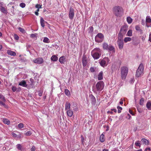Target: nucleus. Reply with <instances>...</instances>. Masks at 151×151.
<instances>
[{
	"mask_svg": "<svg viewBox=\"0 0 151 151\" xmlns=\"http://www.w3.org/2000/svg\"><path fill=\"white\" fill-rule=\"evenodd\" d=\"M19 30L22 33H24L25 32L24 29L22 27H19L18 28Z\"/></svg>",
	"mask_w": 151,
	"mask_h": 151,
	"instance_id": "obj_42",
	"label": "nucleus"
},
{
	"mask_svg": "<svg viewBox=\"0 0 151 151\" xmlns=\"http://www.w3.org/2000/svg\"><path fill=\"white\" fill-rule=\"evenodd\" d=\"M12 90L13 92H15L17 90L16 88L14 86H12Z\"/></svg>",
	"mask_w": 151,
	"mask_h": 151,
	"instance_id": "obj_47",
	"label": "nucleus"
},
{
	"mask_svg": "<svg viewBox=\"0 0 151 151\" xmlns=\"http://www.w3.org/2000/svg\"><path fill=\"white\" fill-rule=\"evenodd\" d=\"M128 68L125 66L122 67L120 69L121 78L122 79H125L128 72Z\"/></svg>",
	"mask_w": 151,
	"mask_h": 151,
	"instance_id": "obj_4",
	"label": "nucleus"
},
{
	"mask_svg": "<svg viewBox=\"0 0 151 151\" xmlns=\"http://www.w3.org/2000/svg\"><path fill=\"white\" fill-rule=\"evenodd\" d=\"M136 151H142V149H140L139 150H137Z\"/></svg>",
	"mask_w": 151,
	"mask_h": 151,
	"instance_id": "obj_64",
	"label": "nucleus"
},
{
	"mask_svg": "<svg viewBox=\"0 0 151 151\" xmlns=\"http://www.w3.org/2000/svg\"><path fill=\"white\" fill-rule=\"evenodd\" d=\"M100 141L103 142L105 141V138L104 135L103 134H102L100 136Z\"/></svg>",
	"mask_w": 151,
	"mask_h": 151,
	"instance_id": "obj_28",
	"label": "nucleus"
},
{
	"mask_svg": "<svg viewBox=\"0 0 151 151\" xmlns=\"http://www.w3.org/2000/svg\"><path fill=\"white\" fill-rule=\"evenodd\" d=\"M19 134H17L14 133H12V135L14 137H16L17 138H19L21 137V134L20 133H18Z\"/></svg>",
	"mask_w": 151,
	"mask_h": 151,
	"instance_id": "obj_24",
	"label": "nucleus"
},
{
	"mask_svg": "<svg viewBox=\"0 0 151 151\" xmlns=\"http://www.w3.org/2000/svg\"><path fill=\"white\" fill-rule=\"evenodd\" d=\"M18 127L19 129H21L24 127V124L21 123L18 125Z\"/></svg>",
	"mask_w": 151,
	"mask_h": 151,
	"instance_id": "obj_40",
	"label": "nucleus"
},
{
	"mask_svg": "<svg viewBox=\"0 0 151 151\" xmlns=\"http://www.w3.org/2000/svg\"><path fill=\"white\" fill-rule=\"evenodd\" d=\"M30 81L31 82V83L29 85H33L34 84L33 83H34V80L32 78H30Z\"/></svg>",
	"mask_w": 151,
	"mask_h": 151,
	"instance_id": "obj_51",
	"label": "nucleus"
},
{
	"mask_svg": "<svg viewBox=\"0 0 151 151\" xmlns=\"http://www.w3.org/2000/svg\"><path fill=\"white\" fill-rule=\"evenodd\" d=\"M14 38L15 40H18L19 39V37L16 34L14 35Z\"/></svg>",
	"mask_w": 151,
	"mask_h": 151,
	"instance_id": "obj_45",
	"label": "nucleus"
},
{
	"mask_svg": "<svg viewBox=\"0 0 151 151\" xmlns=\"http://www.w3.org/2000/svg\"><path fill=\"white\" fill-rule=\"evenodd\" d=\"M149 40L151 42V34H150L149 36Z\"/></svg>",
	"mask_w": 151,
	"mask_h": 151,
	"instance_id": "obj_57",
	"label": "nucleus"
},
{
	"mask_svg": "<svg viewBox=\"0 0 151 151\" xmlns=\"http://www.w3.org/2000/svg\"><path fill=\"white\" fill-rule=\"evenodd\" d=\"M43 42L45 43H48L50 42V40L48 38L45 37L43 39Z\"/></svg>",
	"mask_w": 151,
	"mask_h": 151,
	"instance_id": "obj_35",
	"label": "nucleus"
},
{
	"mask_svg": "<svg viewBox=\"0 0 151 151\" xmlns=\"http://www.w3.org/2000/svg\"><path fill=\"white\" fill-rule=\"evenodd\" d=\"M0 99L2 100L3 101H6V99L4 96L1 94H0Z\"/></svg>",
	"mask_w": 151,
	"mask_h": 151,
	"instance_id": "obj_41",
	"label": "nucleus"
},
{
	"mask_svg": "<svg viewBox=\"0 0 151 151\" xmlns=\"http://www.w3.org/2000/svg\"><path fill=\"white\" fill-rule=\"evenodd\" d=\"M112 111H113L114 112H116L117 111V110L116 109H111Z\"/></svg>",
	"mask_w": 151,
	"mask_h": 151,
	"instance_id": "obj_60",
	"label": "nucleus"
},
{
	"mask_svg": "<svg viewBox=\"0 0 151 151\" xmlns=\"http://www.w3.org/2000/svg\"><path fill=\"white\" fill-rule=\"evenodd\" d=\"M141 142L143 144H145L146 145H148L149 143L148 141L145 139H142L141 140Z\"/></svg>",
	"mask_w": 151,
	"mask_h": 151,
	"instance_id": "obj_26",
	"label": "nucleus"
},
{
	"mask_svg": "<svg viewBox=\"0 0 151 151\" xmlns=\"http://www.w3.org/2000/svg\"><path fill=\"white\" fill-rule=\"evenodd\" d=\"M35 7L38 9L41 8V6L39 4H37L36 5Z\"/></svg>",
	"mask_w": 151,
	"mask_h": 151,
	"instance_id": "obj_50",
	"label": "nucleus"
},
{
	"mask_svg": "<svg viewBox=\"0 0 151 151\" xmlns=\"http://www.w3.org/2000/svg\"><path fill=\"white\" fill-rule=\"evenodd\" d=\"M145 151H147L148 150L149 151H150L151 150L150 148V147L147 148L145 149Z\"/></svg>",
	"mask_w": 151,
	"mask_h": 151,
	"instance_id": "obj_55",
	"label": "nucleus"
},
{
	"mask_svg": "<svg viewBox=\"0 0 151 151\" xmlns=\"http://www.w3.org/2000/svg\"><path fill=\"white\" fill-rule=\"evenodd\" d=\"M103 47L104 49L108 50L109 51H112L114 52V47L111 45H108L106 43H104L103 44Z\"/></svg>",
	"mask_w": 151,
	"mask_h": 151,
	"instance_id": "obj_7",
	"label": "nucleus"
},
{
	"mask_svg": "<svg viewBox=\"0 0 151 151\" xmlns=\"http://www.w3.org/2000/svg\"><path fill=\"white\" fill-rule=\"evenodd\" d=\"M90 71L92 72H93L95 70L93 68H91L90 69Z\"/></svg>",
	"mask_w": 151,
	"mask_h": 151,
	"instance_id": "obj_53",
	"label": "nucleus"
},
{
	"mask_svg": "<svg viewBox=\"0 0 151 151\" xmlns=\"http://www.w3.org/2000/svg\"><path fill=\"white\" fill-rule=\"evenodd\" d=\"M146 22L148 23H151V19L149 17H147L146 19Z\"/></svg>",
	"mask_w": 151,
	"mask_h": 151,
	"instance_id": "obj_34",
	"label": "nucleus"
},
{
	"mask_svg": "<svg viewBox=\"0 0 151 151\" xmlns=\"http://www.w3.org/2000/svg\"><path fill=\"white\" fill-rule=\"evenodd\" d=\"M25 4L24 3H22L19 4V6L22 8H24L25 6Z\"/></svg>",
	"mask_w": 151,
	"mask_h": 151,
	"instance_id": "obj_44",
	"label": "nucleus"
},
{
	"mask_svg": "<svg viewBox=\"0 0 151 151\" xmlns=\"http://www.w3.org/2000/svg\"><path fill=\"white\" fill-rule=\"evenodd\" d=\"M2 121L4 124L9 125L10 124V121L4 118L3 119Z\"/></svg>",
	"mask_w": 151,
	"mask_h": 151,
	"instance_id": "obj_27",
	"label": "nucleus"
},
{
	"mask_svg": "<svg viewBox=\"0 0 151 151\" xmlns=\"http://www.w3.org/2000/svg\"><path fill=\"white\" fill-rule=\"evenodd\" d=\"M146 106L148 110H151V101H149L147 102Z\"/></svg>",
	"mask_w": 151,
	"mask_h": 151,
	"instance_id": "obj_23",
	"label": "nucleus"
},
{
	"mask_svg": "<svg viewBox=\"0 0 151 151\" xmlns=\"http://www.w3.org/2000/svg\"><path fill=\"white\" fill-rule=\"evenodd\" d=\"M123 99H121V101H120V102H119V103L120 104H123Z\"/></svg>",
	"mask_w": 151,
	"mask_h": 151,
	"instance_id": "obj_59",
	"label": "nucleus"
},
{
	"mask_svg": "<svg viewBox=\"0 0 151 151\" xmlns=\"http://www.w3.org/2000/svg\"><path fill=\"white\" fill-rule=\"evenodd\" d=\"M140 37L142 41H144L146 37V36L145 35H143L140 36Z\"/></svg>",
	"mask_w": 151,
	"mask_h": 151,
	"instance_id": "obj_43",
	"label": "nucleus"
},
{
	"mask_svg": "<svg viewBox=\"0 0 151 151\" xmlns=\"http://www.w3.org/2000/svg\"><path fill=\"white\" fill-rule=\"evenodd\" d=\"M82 63L83 65V66H86L87 63L86 58L84 56H83V57Z\"/></svg>",
	"mask_w": 151,
	"mask_h": 151,
	"instance_id": "obj_21",
	"label": "nucleus"
},
{
	"mask_svg": "<svg viewBox=\"0 0 151 151\" xmlns=\"http://www.w3.org/2000/svg\"><path fill=\"white\" fill-rule=\"evenodd\" d=\"M109 61L108 58L107 57L103 59L100 60L99 63L102 66L104 67L107 65Z\"/></svg>",
	"mask_w": 151,
	"mask_h": 151,
	"instance_id": "obj_10",
	"label": "nucleus"
},
{
	"mask_svg": "<svg viewBox=\"0 0 151 151\" xmlns=\"http://www.w3.org/2000/svg\"><path fill=\"white\" fill-rule=\"evenodd\" d=\"M143 65L142 64H141L136 71L135 75L136 76L138 77L141 76L143 74Z\"/></svg>",
	"mask_w": 151,
	"mask_h": 151,
	"instance_id": "obj_5",
	"label": "nucleus"
},
{
	"mask_svg": "<svg viewBox=\"0 0 151 151\" xmlns=\"http://www.w3.org/2000/svg\"><path fill=\"white\" fill-rule=\"evenodd\" d=\"M104 38V36L101 33H99L95 37L96 42H102Z\"/></svg>",
	"mask_w": 151,
	"mask_h": 151,
	"instance_id": "obj_9",
	"label": "nucleus"
},
{
	"mask_svg": "<svg viewBox=\"0 0 151 151\" xmlns=\"http://www.w3.org/2000/svg\"><path fill=\"white\" fill-rule=\"evenodd\" d=\"M0 9L1 11V12H2L3 13L5 14H6L7 13V10H6V9L4 7H1V8H0Z\"/></svg>",
	"mask_w": 151,
	"mask_h": 151,
	"instance_id": "obj_31",
	"label": "nucleus"
},
{
	"mask_svg": "<svg viewBox=\"0 0 151 151\" xmlns=\"http://www.w3.org/2000/svg\"><path fill=\"white\" fill-rule=\"evenodd\" d=\"M101 50L99 48L93 49L91 52V54L93 58L95 59H99L101 55Z\"/></svg>",
	"mask_w": 151,
	"mask_h": 151,
	"instance_id": "obj_2",
	"label": "nucleus"
},
{
	"mask_svg": "<svg viewBox=\"0 0 151 151\" xmlns=\"http://www.w3.org/2000/svg\"><path fill=\"white\" fill-rule=\"evenodd\" d=\"M74 16V9L70 7V11L69 14V18L72 19L73 18Z\"/></svg>",
	"mask_w": 151,
	"mask_h": 151,
	"instance_id": "obj_11",
	"label": "nucleus"
},
{
	"mask_svg": "<svg viewBox=\"0 0 151 151\" xmlns=\"http://www.w3.org/2000/svg\"><path fill=\"white\" fill-rule=\"evenodd\" d=\"M135 145L136 146H139L140 147L141 145V144L140 143V141H136L135 143Z\"/></svg>",
	"mask_w": 151,
	"mask_h": 151,
	"instance_id": "obj_37",
	"label": "nucleus"
},
{
	"mask_svg": "<svg viewBox=\"0 0 151 151\" xmlns=\"http://www.w3.org/2000/svg\"><path fill=\"white\" fill-rule=\"evenodd\" d=\"M103 72L102 71H101L99 74L98 76V80H101L103 78Z\"/></svg>",
	"mask_w": 151,
	"mask_h": 151,
	"instance_id": "obj_19",
	"label": "nucleus"
},
{
	"mask_svg": "<svg viewBox=\"0 0 151 151\" xmlns=\"http://www.w3.org/2000/svg\"><path fill=\"white\" fill-rule=\"evenodd\" d=\"M127 115H128V116L129 117V118H128V119H129L131 117V116L129 114H128Z\"/></svg>",
	"mask_w": 151,
	"mask_h": 151,
	"instance_id": "obj_62",
	"label": "nucleus"
},
{
	"mask_svg": "<svg viewBox=\"0 0 151 151\" xmlns=\"http://www.w3.org/2000/svg\"><path fill=\"white\" fill-rule=\"evenodd\" d=\"M123 39V37H122V35L118 36L117 40V44L120 49H122L123 47L124 43Z\"/></svg>",
	"mask_w": 151,
	"mask_h": 151,
	"instance_id": "obj_8",
	"label": "nucleus"
},
{
	"mask_svg": "<svg viewBox=\"0 0 151 151\" xmlns=\"http://www.w3.org/2000/svg\"><path fill=\"white\" fill-rule=\"evenodd\" d=\"M114 13L117 16L121 17L123 13V9L122 7L119 6L114 7L113 9Z\"/></svg>",
	"mask_w": 151,
	"mask_h": 151,
	"instance_id": "obj_3",
	"label": "nucleus"
},
{
	"mask_svg": "<svg viewBox=\"0 0 151 151\" xmlns=\"http://www.w3.org/2000/svg\"><path fill=\"white\" fill-rule=\"evenodd\" d=\"M129 113L131 114L132 115L134 116L135 115V114L134 113H133L132 111L131 110L129 109Z\"/></svg>",
	"mask_w": 151,
	"mask_h": 151,
	"instance_id": "obj_52",
	"label": "nucleus"
},
{
	"mask_svg": "<svg viewBox=\"0 0 151 151\" xmlns=\"http://www.w3.org/2000/svg\"><path fill=\"white\" fill-rule=\"evenodd\" d=\"M126 35L129 37H131L132 36V30H129L128 31Z\"/></svg>",
	"mask_w": 151,
	"mask_h": 151,
	"instance_id": "obj_32",
	"label": "nucleus"
},
{
	"mask_svg": "<svg viewBox=\"0 0 151 151\" xmlns=\"http://www.w3.org/2000/svg\"><path fill=\"white\" fill-rule=\"evenodd\" d=\"M38 95L40 96H42V92L41 91H38Z\"/></svg>",
	"mask_w": 151,
	"mask_h": 151,
	"instance_id": "obj_48",
	"label": "nucleus"
},
{
	"mask_svg": "<svg viewBox=\"0 0 151 151\" xmlns=\"http://www.w3.org/2000/svg\"><path fill=\"white\" fill-rule=\"evenodd\" d=\"M66 111L67 114L68 116L71 117L72 116L73 113V111L71 110L70 109Z\"/></svg>",
	"mask_w": 151,
	"mask_h": 151,
	"instance_id": "obj_18",
	"label": "nucleus"
},
{
	"mask_svg": "<svg viewBox=\"0 0 151 151\" xmlns=\"http://www.w3.org/2000/svg\"><path fill=\"white\" fill-rule=\"evenodd\" d=\"M58 59V57L55 55H52L51 58V60L54 62L57 61Z\"/></svg>",
	"mask_w": 151,
	"mask_h": 151,
	"instance_id": "obj_25",
	"label": "nucleus"
},
{
	"mask_svg": "<svg viewBox=\"0 0 151 151\" xmlns=\"http://www.w3.org/2000/svg\"><path fill=\"white\" fill-rule=\"evenodd\" d=\"M144 100L143 98H141L139 101V104L141 105H143L144 104Z\"/></svg>",
	"mask_w": 151,
	"mask_h": 151,
	"instance_id": "obj_39",
	"label": "nucleus"
},
{
	"mask_svg": "<svg viewBox=\"0 0 151 151\" xmlns=\"http://www.w3.org/2000/svg\"><path fill=\"white\" fill-rule=\"evenodd\" d=\"M7 53L8 55L11 56H15L16 55V53L15 52L11 50H7Z\"/></svg>",
	"mask_w": 151,
	"mask_h": 151,
	"instance_id": "obj_20",
	"label": "nucleus"
},
{
	"mask_svg": "<svg viewBox=\"0 0 151 151\" xmlns=\"http://www.w3.org/2000/svg\"><path fill=\"white\" fill-rule=\"evenodd\" d=\"M35 13L36 15L37 16H38V12H35Z\"/></svg>",
	"mask_w": 151,
	"mask_h": 151,
	"instance_id": "obj_61",
	"label": "nucleus"
},
{
	"mask_svg": "<svg viewBox=\"0 0 151 151\" xmlns=\"http://www.w3.org/2000/svg\"><path fill=\"white\" fill-rule=\"evenodd\" d=\"M36 35L35 34H32L31 35V37L32 38L35 37Z\"/></svg>",
	"mask_w": 151,
	"mask_h": 151,
	"instance_id": "obj_58",
	"label": "nucleus"
},
{
	"mask_svg": "<svg viewBox=\"0 0 151 151\" xmlns=\"http://www.w3.org/2000/svg\"><path fill=\"white\" fill-rule=\"evenodd\" d=\"M117 109H118V112L119 113H120L121 112V110H122V108L119 106H117Z\"/></svg>",
	"mask_w": 151,
	"mask_h": 151,
	"instance_id": "obj_38",
	"label": "nucleus"
},
{
	"mask_svg": "<svg viewBox=\"0 0 151 151\" xmlns=\"http://www.w3.org/2000/svg\"><path fill=\"white\" fill-rule=\"evenodd\" d=\"M31 133H26L25 134L26 136H30L32 134Z\"/></svg>",
	"mask_w": 151,
	"mask_h": 151,
	"instance_id": "obj_56",
	"label": "nucleus"
},
{
	"mask_svg": "<svg viewBox=\"0 0 151 151\" xmlns=\"http://www.w3.org/2000/svg\"><path fill=\"white\" fill-rule=\"evenodd\" d=\"M128 29V26L127 25H124L122 26L120 30V32L118 34V36L124 35L126 33Z\"/></svg>",
	"mask_w": 151,
	"mask_h": 151,
	"instance_id": "obj_6",
	"label": "nucleus"
},
{
	"mask_svg": "<svg viewBox=\"0 0 151 151\" xmlns=\"http://www.w3.org/2000/svg\"><path fill=\"white\" fill-rule=\"evenodd\" d=\"M89 97L93 104L95 105L96 103V100L95 97L92 94L89 95Z\"/></svg>",
	"mask_w": 151,
	"mask_h": 151,
	"instance_id": "obj_12",
	"label": "nucleus"
},
{
	"mask_svg": "<svg viewBox=\"0 0 151 151\" xmlns=\"http://www.w3.org/2000/svg\"><path fill=\"white\" fill-rule=\"evenodd\" d=\"M103 151H109L108 150L106 149H104L103 150Z\"/></svg>",
	"mask_w": 151,
	"mask_h": 151,
	"instance_id": "obj_63",
	"label": "nucleus"
},
{
	"mask_svg": "<svg viewBox=\"0 0 151 151\" xmlns=\"http://www.w3.org/2000/svg\"><path fill=\"white\" fill-rule=\"evenodd\" d=\"M35 147L34 146H32L31 149V151H35Z\"/></svg>",
	"mask_w": 151,
	"mask_h": 151,
	"instance_id": "obj_49",
	"label": "nucleus"
},
{
	"mask_svg": "<svg viewBox=\"0 0 151 151\" xmlns=\"http://www.w3.org/2000/svg\"><path fill=\"white\" fill-rule=\"evenodd\" d=\"M131 40V38L130 37H126L124 39V41L126 43L130 41Z\"/></svg>",
	"mask_w": 151,
	"mask_h": 151,
	"instance_id": "obj_30",
	"label": "nucleus"
},
{
	"mask_svg": "<svg viewBox=\"0 0 151 151\" xmlns=\"http://www.w3.org/2000/svg\"><path fill=\"white\" fill-rule=\"evenodd\" d=\"M16 147L18 149V150L20 151H22V146L20 144H18L16 146Z\"/></svg>",
	"mask_w": 151,
	"mask_h": 151,
	"instance_id": "obj_33",
	"label": "nucleus"
},
{
	"mask_svg": "<svg viewBox=\"0 0 151 151\" xmlns=\"http://www.w3.org/2000/svg\"><path fill=\"white\" fill-rule=\"evenodd\" d=\"M34 63L37 64H41L43 62V60L42 58H39L33 60Z\"/></svg>",
	"mask_w": 151,
	"mask_h": 151,
	"instance_id": "obj_13",
	"label": "nucleus"
},
{
	"mask_svg": "<svg viewBox=\"0 0 151 151\" xmlns=\"http://www.w3.org/2000/svg\"><path fill=\"white\" fill-rule=\"evenodd\" d=\"M65 109L66 111L70 109V104L68 102L66 103Z\"/></svg>",
	"mask_w": 151,
	"mask_h": 151,
	"instance_id": "obj_17",
	"label": "nucleus"
},
{
	"mask_svg": "<svg viewBox=\"0 0 151 151\" xmlns=\"http://www.w3.org/2000/svg\"><path fill=\"white\" fill-rule=\"evenodd\" d=\"M59 61L61 64H64L66 61V57L64 56L61 57L59 59Z\"/></svg>",
	"mask_w": 151,
	"mask_h": 151,
	"instance_id": "obj_15",
	"label": "nucleus"
},
{
	"mask_svg": "<svg viewBox=\"0 0 151 151\" xmlns=\"http://www.w3.org/2000/svg\"><path fill=\"white\" fill-rule=\"evenodd\" d=\"M0 104L4 106H5V104L4 103L1 101H0Z\"/></svg>",
	"mask_w": 151,
	"mask_h": 151,
	"instance_id": "obj_54",
	"label": "nucleus"
},
{
	"mask_svg": "<svg viewBox=\"0 0 151 151\" xmlns=\"http://www.w3.org/2000/svg\"><path fill=\"white\" fill-rule=\"evenodd\" d=\"M40 23L42 27H44L45 26V23H47V22L45 21V20H44L43 19L42 17H41L40 18Z\"/></svg>",
	"mask_w": 151,
	"mask_h": 151,
	"instance_id": "obj_22",
	"label": "nucleus"
},
{
	"mask_svg": "<svg viewBox=\"0 0 151 151\" xmlns=\"http://www.w3.org/2000/svg\"><path fill=\"white\" fill-rule=\"evenodd\" d=\"M65 94L67 96H69L70 95V93L69 91L67 89H65Z\"/></svg>",
	"mask_w": 151,
	"mask_h": 151,
	"instance_id": "obj_36",
	"label": "nucleus"
},
{
	"mask_svg": "<svg viewBox=\"0 0 151 151\" xmlns=\"http://www.w3.org/2000/svg\"><path fill=\"white\" fill-rule=\"evenodd\" d=\"M104 83L102 81L98 82L95 87L93 88V91L96 94H99L104 88Z\"/></svg>",
	"mask_w": 151,
	"mask_h": 151,
	"instance_id": "obj_1",
	"label": "nucleus"
},
{
	"mask_svg": "<svg viewBox=\"0 0 151 151\" xmlns=\"http://www.w3.org/2000/svg\"><path fill=\"white\" fill-rule=\"evenodd\" d=\"M135 28L136 31H138L140 35H142L143 33V30L141 29V27L139 25L135 26Z\"/></svg>",
	"mask_w": 151,
	"mask_h": 151,
	"instance_id": "obj_14",
	"label": "nucleus"
},
{
	"mask_svg": "<svg viewBox=\"0 0 151 151\" xmlns=\"http://www.w3.org/2000/svg\"><path fill=\"white\" fill-rule=\"evenodd\" d=\"M19 86H21L23 87H27L28 85L26 84V81L24 80H22L20 82L19 84Z\"/></svg>",
	"mask_w": 151,
	"mask_h": 151,
	"instance_id": "obj_16",
	"label": "nucleus"
},
{
	"mask_svg": "<svg viewBox=\"0 0 151 151\" xmlns=\"http://www.w3.org/2000/svg\"><path fill=\"white\" fill-rule=\"evenodd\" d=\"M127 21L128 24H131L132 21V19L130 17H127Z\"/></svg>",
	"mask_w": 151,
	"mask_h": 151,
	"instance_id": "obj_29",
	"label": "nucleus"
},
{
	"mask_svg": "<svg viewBox=\"0 0 151 151\" xmlns=\"http://www.w3.org/2000/svg\"><path fill=\"white\" fill-rule=\"evenodd\" d=\"M137 110L139 112L141 113L142 112V110L141 109L139 108L138 107H137Z\"/></svg>",
	"mask_w": 151,
	"mask_h": 151,
	"instance_id": "obj_46",
	"label": "nucleus"
}]
</instances>
